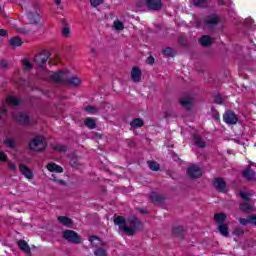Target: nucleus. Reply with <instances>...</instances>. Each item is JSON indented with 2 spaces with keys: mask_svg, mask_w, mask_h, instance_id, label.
Instances as JSON below:
<instances>
[{
  "mask_svg": "<svg viewBox=\"0 0 256 256\" xmlns=\"http://www.w3.org/2000/svg\"><path fill=\"white\" fill-rule=\"evenodd\" d=\"M47 147V142L43 136H36L34 139L31 140L29 143V148L31 151H45Z\"/></svg>",
  "mask_w": 256,
  "mask_h": 256,
  "instance_id": "nucleus-4",
  "label": "nucleus"
},
{
  "mask_svg": "<svg viewBox=\"0 0 256 256\" xmlns=\"http://www.w3.org/2000/svg\"><path fill=\"white\" fill-rule=\"evenodd\" d=\"M62 237L68 241V243H73L74 245H79V243H81V236H79V234L73 230L63 231Z\"/></svg>",
  "mask_w": 256,
  "mask_h": 256,
  "instance_id": "nucleus-5",
  "label": "nucleus"
},
{
  "mask_svg": "<svg viewBox=\"0 0 256 256\" xmlns=\"http://www.w3.org/2000/svg\"><path fill=\"white\" fill-rule=\"evenodd\" d=\"M218 5H225V2L223 0H218Z\"/></svg>",
  "mask_w": 256,
  "mask_h": 256,
  "instance_id": "nucleus-58",
  "label": "nucleus"
},
{
  "mask_svg": "<svg viewBox=\"0 0 256 256\" xmlns=\"http://www.w3.org/2000/svg\"><path fill=\"white\" fill-rule=\"evenodd\" d=\"M19 169L26 179H31L33 177V172H31V169H29L25 164H20Z\"/></svg>",
  "mask_w": 256,
  "mask_h": 256,
  "instance_id": "nucleus-16",
  "label": "nucleus"
},
{
  "mask_svg": "<svg viewBox=\"0 0 256 256\" xmlns=\"http://www.w3.org/2000/svg\"><path fill=\"white\" fill-rule=\"evenodd\" d=\"M226 220H227V215H225L224 213H216L214 215V221H216L218 225H225Z\"/></svg>",
  "mask_w": 256,
  "mask_h": 256,
  "instance_id": "nucleus-20",
  "label": "nucleus"
},
{
  "mask_svg": "<svg viewBox=\"0 0 256 256\" xmlns=\"http://www.w3.org/2000/svg\"><path fill=\"white\" fill-rule=\"evenodd\" d=\"M213 119H215V121H219V113L214 114Z\"/></svg>",
  "mask_w": 256,
  "mask_h": 256,
  "instance_id": "nucleus-56",
  "label": "nucleus"
},
{
  "mask_svg": "<svg viewBox=\"0 0 256 256\" xmlns=\"http://www.w3.org/2000/svg\"><path fill=\"white\" fill-rule=\"evenodd\" d=\"M114 224L118 225L120 231H123L126 235H135L137 227H139V219L135 216H131L125 219L123 216H118L114 219Z\"/></svg>",
  "mask_w": 256,
  "mask_h": 256,
  "instance_id": "nucleus-1",
  "label": "nucleus"
},
{
  "mask_svg": "<svg viewBox=\"0 0 256 256\" xmlns=\"http://www.w3.org/2000/svg\"><path fill=\"white\" fill-rule=\"evenodd\" d=\"M34 61L40 69H45V67H47V61H49V51H42L40 54L36 55Z\"/></svg>",
  "mask_w": 256,
  "mask_h": 256,
  "instance_id": "nucleus-6",
  "label": "nucleus"
},
{
  "mask_svg": "<svg viewBox=\"0 0 256 256\" xmlns=\"http://www.w3.org/2000/svg\"><path fill=\"white\" fill-rule=\"evenodd\" d=\"M55 1V3H56V5H61V0H54Z\"/></svg>",
  "mask_w": 256,
  "mask_h": 256,
  "instance_id": "nucleus-59",
  "label": "nucleus"
},
{
  "mask_svg": "<svg viewBox=\"0 0 256 256\" xmlns=\"http://www.w3.org/2000/svg\"><path fill=\"white\" fill-rule=\"evenodd\" d=\"M194 144L196 147H200V149H203L206 147L205 141H203V138L199 135H194Z\"/></svg>",
  "mask_w": 256,
  "mask_h": 256,
  "instance_id": "nucleus-25",
  "label": "nucleus"
},
{
  "mask_svg": "<svg viewBox=\"0 0 256 256\" xmlns=\"http://www.w3.org/2000/svg\"><path fill=\"white\" fill-rule=\"evenodd\" d=\"M6 35H7V30L0 29V37H6Z\"/></svg>",
  "mask_w": 256,
  "mask_h": 256,
  "instance_id": "nucleus-54",
  "label": "nucleus"
},
{
  "mask_svg": "<svg viewBox=\"0 0 256 256\" xmlns=\"http://www.w3.org/2000/svg\"><path fill=\"white\" fill-rule=\"evenodd\" d=\"M182 45H185L186 43L185 42H181Z\"/></svg>",
  "mask_w": 256,
  "mask_h": 256,
  "instance_id": "nucleus-64",
  "label": "nucleus"
},
{
  "mask_svg": "<svg viewBox=\"0 0 256 256\" xmlns=\"http://www.w3.org/2000/svg\"><path fill=\"white\" fill-rule=\"evenodd\" d=\"M173 233L178 237H183V235H185V229L183 228V226H177L173 229Z\"/></svg>",
  "mask_w": 256,
  "mask_h": 256,
  "instance_id": "nucleus-33",
  "label": "nucleus"
},
{
  "mask_svg": "<svg viewBox=\"0 0 256 256\" xmlns=\"http://www.w3.org/2000/svg\"><path fill=\"white\" fill-rule=\"evenodd\" d=\"M245 234V230L241 227H237L233 230L232 235H236V237H241V235Z\"/></svg>",
  "mask_w": 256,
  "mask_h": 256,
  "instance_id": "nucleus-38",
  "label": "nucleus"
},
{
  "mask_svg": "<svg viewBox=\"0 0 256 256\" xmlns=\"http://www.w3.org/2000/svg\"><path fill=\"white\" fill-rule=\"evenodd\" d=\"M213 186L220 193H224L225 192V188L227 187V183L225 181H223L222 178H217V179H215L213 181Z\"/></svg>",
  "mask_w": 256,
  "mask_h": 256,
  "instance_id": "nucleus-12",
  "label": "nucleus"
},
{
  "mask_svg": "<svg viewBox=\"0 0 256 256\" xmlns=\"http://www.w3.org/2000/svg\"><path fill=\"white\" fill-rule=\"evenodd\" d=\"M224 121L227 123V125H237V121H239V118H237V114L233 111H227L223 115Z\"/></svg>",
  "mask_w": 256,
  "mask_h": 256,
  "instance_id": "nucleus-8",
  "label": "nucleus"
},
{
  "mask_svg": "<svg viewBox=\"0 0 256 256\" xmlns=\"http://www.w3.org/2000/svg\"><path fill=\"white\" fill-rule=\"evenodd\" d=\"M62 35L63 37H71V29L69 27L62 28Z\"/></svg>",
  "mask_w": 256,
  "mask_h": 256,
  "instance_id": "nucleus-40",
  "label": "nucleus"
},
{
  "mask_svg": "<svg viewBox=\"0 0 256 256\" xmlns=\"http://www.w3.org/2000/svg\"><path fill=\"white\" fill-rule=\"evenodd\" d=\"M52 177H54V181H56V183H59L60 185H65V182L63 180H57V178H55V175H52Z\"/></svg>",
  "mask_w": 256,
  "mask_h": 256,
  "instance_id": "nucleus-55",
  "label": "nucleus"
},
{
  "mask_svg": "<svg viewBox=\"0 0 256 256\" xmlns=\"http://www.w3.org/2000/svg\"><path fill=\"white\" fill-rule=\"evenodd\" d=\"M4 144L6 147H10V149H15V141H13L11 138L4 140Z\"/></svg>",
  "mask_w": 256,
  "mask_h": 256,
  "instance_id": "nucleus-39",
  "label": "nucleus"
},
{
  "mask_svg": "<svg viewBox=\"0 0 256 256\" xmlns=\"http://www.w3.org/2000/svg\"><path fill=\"white\" fill-rule=\"evenodd\" d=\"M58 221L65 227H69V225L73 224V220H71V218L66 217V216H59Z\"/></svg>",
  "mask_w": 256,
  "mask_h": 256,
  "instance_id": "nucleus-27",
  "label": "nucleus"
},
{
  "mask_svg": "<svg viewBox=\"0 0 256 256\" xmlns=\"http://www.w3.org/2000/svg\"><path fill=\"white\" fill-rule=\"evenodd\" d=\"M90 5L92 7H99V5H103V0H90Z\"/></svg>",
  "mask_w": 256,
  "mask_h": 256,
  "instance_id": "nucleus-41",
  "label": "nucleus"
},
{
  "mask_svg": "<svg viewBox=\"0 0 256 256\" xmlns=\"http://www.w3.org/2000/svg\"><path fill=\"white\" fill-rule=\"evenodd\" d=\"M8 66H9V63H7L6 60H1L0 67H2V69H7Z\"/></svg>",
  "mask_w": 256,
  "mask_h": 256,
  "instance_id": "nucleus-50",
  "label": "nucleus"
},
{
  "mask_svg": "<svg viewBox=\"0 0 256 256\" xmlns=\"http://www.w3.org/2000/svg\"><path fill=\"white\" fill-rule=\"evenodd\" d=\"M202 47H209L213 44V39L209 35H204L199 39Z\"/></svg>",
  "mask_w": 256,
  "mask_h": 256,
  "instance_id": "nucleus-17",
  "label": "nucleus"
},
{
  "mask_svg": "<svg viewBox=\"0 0 256 256\" xmlns=\"http://www.w3.org/2000/svg\"><path fill=\"white\" fill-rule=\"evenodd\" d=\"M91 53H95V48H92V49H91Z\"/></svg>",
  "mask_w": 256,
  "mask_h": 256,
  "instance_id": "nucleus-60",
  "label": "nucleus"
},
{
  "mask_svg": "<svg viewBox=\"0 0 256 256\" xmlns=\"http://www.w3.org/2000/svg\"><path fill=\"white\" fill-rule=\"evenodd\" d=\"M145 123L143 122V119L136 118L131 121L130 125L133 129H139V127H143Z\"/></svg>",
  "mask_w": 256,
  "mask_h": 256,
  "instance_id": "nucleus-28",
  "label": "nucleus"
},
{
  "mask_svg": "<svg viewBox=\"0 0 256 256\" xmlns=\"http://www.w3.org/2000/svg\"><path fill=\"white\" fill-rule=\"evenodd\" d=\"M193 103H195V100L191 96H184L180 99V104L188 111L191 109V107H193Z\"/></svg>",
  "mask_w": 256,
  "mask_h": 256,
  "instance_id": "nucleus-11",
  "label": "nucleus"
},
{
  "mask_svg": "<svg viewBox=\"0 0 256 256\" xmlns=\"http://www.w3.org/2000/svg\"><path fill=\"white\" fill-rule=\"evenodd\" d=\"M148 167L151 171H159L160 169L159 163L155 161H148Z\"/></svg>",
  "mask_w": 256,
  "mask_h": 256,
  "instance_id": "nucleus-36",
  "label": "nucleus"
},
{
  "mask_svg": "<svg viewBox=\"0 0 256 256\" xmlns=\"http://www.w3.org/2000/svg\"><path fill=\"white\" fill-rule=\"evenodd\" d=\"M146 63H147L148 65H154V63H155V58H153V56H149V57L147 58V60H146Z\"/></svg>",
  "mask_w": 256,
  "mask_h": 256,
  "instance_id": "nucleus-48",
  "label": "nucleus"
},
{
  "mask_svg": "<svg viewBox=\"0 0 256 256\" xmlns=\"http://www.w3.org/2000/svg\"><path fill=\"white\" fill-rule=\"evenodd\" d=\"M6 102L8 103V105H13L14 107H17V105H19L21 101L14 96H8L6 98Z\"/></svg>",
  "mask_w": 256,
  "mask_h": 256,
  "instance_id": "nucleus-29",
  "label": "nucleus"
},
{
  "mask_svg": "<svg viewBox=\"0 0 256 256\" xmlns=\"http://www.w3.org/2000/svg\"><path fill=\"white\" fill-rule=\"evenodd\" d=\"M55 151H61L62 153H65L67 151V146L65 145H56L54 146Z\"/></svg>",
  "mask_w": 256,
  "mask_h": 256,
  "instance_id": "nucleus-42",
  "label": "nucleus"
},
{
  "mask_svg": "<svg viewBox=\"0 0 256 256\" xmlns=\"http://www.w3.org/2000/svg\"><path fill=\"white\" fill-rule=\"evenodd\" d=\"M84 125L88 128V129H96L97 127V123H95V119L93 118H86L84 120Z\"/></svg>",
  "mask_w": 256,
  "mask_h": 256,
  "instance_id": "nucleus-26",
  "label": "nucleus"
},
{
  "mask_svg": "<svg viewBox=\"0 0 256 256\" xmlns=\"http://www.w3.org/2000/svg\"><path fill=\"white\" fill-rule=\"evenodd\" d=\"M97 240H99V237H97V236H90L88 239V241H90V243H93V241H97Z\"/></svg>",
  "mask_w": 256,
  "mask_h": 256,
  "instance_id": "nucleus-53",
  "label": "nucleus"
},
{
  "mask_svg": "<svg viewBox=\"0 0 256 256\" xmlns=\"http://www.w3.org/2000/svg\"><path fill=\"white\" fill-rule=\"evenodd\" d=\"M192 3L194 7L200 8H205L208 5L207 0H192Z\"/></svg>",
  "mask_w": 256,
  "mask_h": 256,
  "instance_id": "nucleus-31",
  "label": "nucleus"
},
{
  "mask_svg": "<svg viewBox=\"0 0 256 256\" xmlns=\"http://www.w3.org/2000/svg\"><path fill=\"white\" fill-rule=\"evenodd\" d=\"M244 179L247 181H256V173L251 168H247L242 172Z\"/></svg>",
  "mask_w": 256,
  "mask_h": 256,
  "instance_id": "nucleus-14",
  "label": "nucleus"
},
{
  "mask_svg": "<svg viewBox=\"0 0 256 256\" xmlns=\"http://www.w3.org/2000/svg\"><path fill=\"white\" fill-rule=\"evenodd\" d=\"M150 199L152 201V203H163V201H165V197H163L160 194H157L155 192H152L150 194Z\"/></svg>",
  "mask_w": 256,
  "mask_h": 256,
  "instance_id": "nucleus-23",
  "label": "nucleus"
},
{
  "mask_svg": "<svg viewBox=\"0 0 256 256\" xmlns=\"http://www.w3.org/2000/svg\"><path fill=\"white\" fill-rule=\"evenodd\" d=\"M113 25L116 31H123L125 29V25L120 20H115Z\"/></svg>",
  "mask_w": 256,
  "mask_h": 256,
  "instance_id": "nucleus-35",
  "label": "nucleus"
},
{
  "mask_svg": "<svg viewBox=\"0 0 256 256\" xmlns=\"http://www.w3.org/2000/svg\"><path fill=\"white\" fill-rule=\"evenodd\" d=\"M146 5L148 9H151L152 11H161V9H163L161 0H146Z\"/></svg>",
  "mask_w": 256,
  "mask_h": 256,
  "instance_id": "nucleus-10",
  "label": "nucleus"
},
{
  "mask_svg": "<svg viewBox=\"0 0 256 256\" xmlns=\"http://www.w3.org/2000/svg\"><path fill=\"white\" fill-rule=\"evenodd\" d=\"M51 79L55 81V83H67V85H71L72 87H79V85H81L79 76H71V72L68 70L55 72L51 75Z\"/></svg>",
  "mask_w": 256,
  "mask_h": 256,
  "instance_id": "nucleus-2",
  "label": "nucleus"
},
{
  "mask_svg": "<svg viewBox=\"0 0 256 256\" xmlns=\"http://www.w3.org/2000/svg\"><path fill=\"white\" fill-rule=\"evenodd\" d=\"M22 65L26 71H31V69H33V65H31V62L28 59H24Z\"/></svg>",
  "mask_w": 256,
  "mask_h": 256,
  "instance_id": "nucleus-37",
  "label": "nucleus"
},
{
  "mask_svg": "<svg viewBox=\"0 0 256 256\" xmlns=\"http://www.w3.org/2000/svg\"><path fill=\"white\" fill-rule=\"evenodd\" d=\"M218 23H219V16L217 15H210L204 19V27H208L209 29H213L214 27L217 26Z\"/></svg>",
  "mask_w": 256,
  "mask_h": 256,
  "instance_id": "nucleus-9",
  "label": "nucleus"
},
{
  "mask_svg": "<svg viewBox=\"0 0 256 256\" xmlns=\"http://www.w3.org/2000/svg\"><path fill=\"white\" fill-rule=\"evenodd\" d=\"M164 119H167V117H171V114L170 113H168V112H164Z\"/></svg>",
  "mask_w": 256,
  "mask_h": 256,
  "instance_id": "nucleus-57",
  "label": "nucleus"
},
{
  "mask_svg": "<svg viewBox=\"0 0 256 256\" xmlns=\"http://www.w3.org/2000/svg\"><path fill=\"white\" fill-rule=\"evenodd\" d=\"M0 161H7V155L3 151H0Z\"/></svg>",
  "mask_w": 256,
  "mask_h": 256,
  "instance_id": "nucleus-51",
  "label": "nucleus"
},
{
  "mask_svg": "<svg viewBox=\"0 0 256 256\" xmlns=\"http://www.w3.org/2000/svg\"><path fill=\"white\" fill-rule=\"evenodd\" d=\"M141 75H143V73L141 72V69L137 67L132 68L131 79L134 83H139L141 81Z\"/></svg>",
  "mask_w": 256,
  "mask_h": 256,
  "instance_id": "nucleus-13",
  "label": "nucleus"
},
{
  "mask_svg": "<svg viewBox=\"0 0 256 256\" xmlns=\"http://www.w3.org/2000/svg\"><path fill=\"white\" fill-rule=\"evenodd\" d=\"M5 115H7V108L5 106H3L1 109H0V118L3 119V117H5Z\"/></svg>",
  "mask_w": 256,
  "mask_h": 256,
  "instance_id": "nucleus-46",
  "label": "nucleus"
},
{
  "mask_svg": "<svg viewBox=\"0 0 256 256\" xmlns=\"http://www.w3.org/2000/svg\"><path fill=\"white\" fill-rule=\"evenodd\" d=\"M187 173L191 179H199V177H201V175H203L201 168L197 165H192V166L188 167Z\"/></svg>",
  "mask_w": 256,
  "mask_h": 256,
  "instance_id": "nucleus-7",
  "label": "nucleus"
},
{
  "mask_svg": "<svg viewBox=\"0 0 256 256\" xmlns=\"http://www.w3.org/2000/svg\"><path fill=\"white\" fill-rule=\"evenodd\" d=\"M95 256H107V250L105 248L97 247L94 250Z\"/></svg>",
  "mask_w": 256,
  "mask_h": 256,
  "instance_id": "nucleus-34",
  "label": "nucleus"
},
{
  "mask_svg": "<svg viewBox=\"0 0 256 256\" xmlns=\"http://www.w3.org/2000/svg\"><path fill=\"white\" fill-rule=\"evenodd\" d=\"M250 225L256 226V214L250 215Z\"/></svg>",
  "mask_w": 256,
  "mask_h": 256,
  "instance_id": "nucleus-49",
  "label": "nucleus"
},
{
  "mask_svg": "<svg viewBox=\"0 0 256 256\" xmlns=\"http://www.w3.org/2000/svg\"><path fill=\"white\" fill-rule=\"evenodd\" d=\"M239 223H240V225H249V223H251V221H250V216H248V218L247 219H245V218H239Z\"/></svg>",
  "mask_w": 256,
  "mask_h": 256,
  "instance_id": "nucleus-43",
  "label": "nucleus"
},
{
  "mask_svg": "<svg viewBox=\"0 0 256 256\" xmlns=\"http://www.w3.org/2000/svg\"><path fill=\"white\" fill-rule=\"evenodd\" d=\"M141 211V213H145V210H140Z\"/></svg>",
  "mask_w": 256,
  "mask_h": 256,
  "instance_id": "nucleus-63",
  "label": "nucleus"
},
{
  "mask_svg": "<svg viewBox=\"0 0 256 256\" xmlns=\"http://www.w3.org/2000/svg\"><path fill=\"white\" fill-rule=\"evenodd\" d=\"M218 231L223 237H229V226L227 224L218 225Z\"/></svg>",
  "mask_w": 256,
  "mask_h": 256,
  "instance_id": "nucleus-24",
  "label": "nucleus"
},
{
  "mask_svg": "<svg viewBox=\"0 0 256 256\" xmlns=\"http://www.w3.org/2000/svg\"><path fill=\"white\" fill-rule=\"evenodd\" d=\"M240 211H243V213H251L255 211V207H253L249 202H244L240 204Z\"/></svg>",
  "mask_w": 256,
  "mask_h": 256,
  "instance_id": "nucleus-19",
  "label": "nucleus"
},
{
  "mask_svg": "<svg viewBox=\"0 0 256 256\" xmlns=\"http://www.w3.org/2000/svg\"><path fill=\"white\" fill-rule=\"evenodd\" d=\"M101 245L105 246V245H107V243H105V242H101Z\"/></svg>",
  "mask_w": 256,
  "mask_h": 256,
  "instance_id": "nucleus-62",
  "label": "nucleus"
},
{
  "mask_svg": "<svg viewBox=\"0 0 256 256\" xmlns=\"http://www.w3.org/2000/svg\"><path fill=\"white\" fill-rule=\"evenodd\" d=\"M18 33H21L22 35H28L29 30L26 28H18L17 29Z\"/></svg>",
  "mask_w": 256,
  "mask_h": 256,
  "instance_id": "nucleus-47",
  "label": "nucleus"
},
{
  "mask_svg": "<svg viewBox=\"0 0 256 256\" xmlns=\"http://www.w3.org/2000/svg\"><path fill=\"white\" fill-rule=\"evenodd\" d=\"M18 247L21 249V251H24V253H27L28 255L31 253V247H29V244H27V241L20 240L18 242Z\"/></svg>",
  "mask_w": 256,
  "mask_h": 256,
  "instance_id": "nucleus-21",
  "label": "nucleus"
},
{
  "mask_svg": "<svg viewBox=\"0 0 256 256\" xmlns=\"http://www.w3.org/2000/svg\"><path fill=\"white\" fill-rule=\"evenodd\" d=\"M84 111H86V113H88V115H97V113H99V108H97L95 106H86L84 108Z\"/></svg>",
  "mask_w": 256,
  "mask_h": 256,
  "instance_id": "nucleus-30",
  "label": "nucleus"
},
{
  "mask_svg": "<svg viewBox=\"0 0 256 256\" xmlns=\"http://www.w3.org/2000/svg\"><path fill=\"white\" fill-rule=\"evenodd\" d=\"M162 54L164 57H175V51H173V48L166 47L164 50H162Z\"/></svg>",
  "mask_w": 256,
  "mask_h": 256,
  "instance_id": "nucleus-32",
  "label": "nucleus"
},
{
  "mask_svg": "<svg viewBox=\"0 0 256 256\" xmlns=\"http://www.w3.org/2000/svg\"><path fill=\"white\" fill-rule=\"evenodd\" d=\"M26 17L30 25H39L41 23V10L39 5L34 4L32 8L26 12Z\"/></svg>",
  "mask_w": 256,
  "mask_h": 256,
  "instance_id": "nucleus-3",
  "label": "nucleus"
},
{
  "mask_svg": "<svg viewBox=\"0 0 256 256\" xmlns=\"http://www.w3.org/2000/svg\"><path fill=\"white\" fill-rule=\"evenodd\" d=\"M214 103H216L217 105H221L223 103V98H221V96L219 95L215 96Z\"/></svg>",
  "mask_w": 256,
  "mask_h": 256,
  "instance_id": "nucleus-44",
  "label": "nucleus"
},
{
  "mask_svg": "<svg viewBox=\"0 0 256 256\" xmlns=\"http://www.w3.org/2000/svg\"><path fill=\"white\" fill-rule=\"evenodd\" d=\"M246 23H248V24L251 23V20L247 19V20H246Z\"/></svg>",
  "mask_w": 256,
  "mask_h": 256,
  "instance_id": "nucleus-61",
  "label": "nucleus"
},
{
  "mask_svg": "<svg viewBox=\"0 0 256 256\" xmlns=\"http://www.w3.org/2000/svg\"><path fill=\"white\" fill-rule=\"evenodd\" d=\"M47 169L48 171H51L52 173L55 172V173H63V167L55 164V163H49L47 165Z\"/></svg>",
  "mask_w": 256,
  "mask_h": 256,
  "instance_id": "nucleus-22",
  "label": "nucleus"
},
{
  "mask_svg": "<svg viewBox=\"0 0 256 256\" xmlns=\"http://www.w3.org/2000/svg\"><path fill=\"white\" fill-rule=\"evenodd\" d=\"M23 45V40L19 36H15L9 40V47L17 49Z\"/></svg>",
  "mask_w": 256,
  "mask_h": 256,
  "instance_id": "nucleus-15",
  "label": "nucleus"
},
{
  "mask_svg": "<svg viewBox=\"0 0 256 256\" xmlns=\"http://www.w3.org/2000/svg\"><path fill=\"white\" fill-rule=\"evenodd\" d=\"M240 197L245 201H249V193L240 191Z\"/></svg>",
  "mask_w": 256,
  "mask_h": 256,
  "instance_id": "nucleus-45",
  "label": "nucleus"
},
{
  "mask_svg": "<svg viewBox=\"0 0 256 256\" xmlns=\"http://www.w3.org/2000/svg\"><path fill=\"white\" fill-rule=\"evenodd\" d=\"M8 167L11 169V171H17V166H15L14 163L9 162Z\"/></svg>",
  "mask_w": 256,
  "mask_h": 256,
  "instance_id": "nucleus-52",
  "label": "nucleus"
},
{
  "mask_svg": "<svg viewBox=\"0 0 256 256\" xmlns=\"http://www.w3.org/2000/svg\"><path fill=\"white\" fill-rule=\"evenodd\" d=\"M18 123H22V125H27L29 123V116L23 113H19L13 116Z\"/></svg>",
  "mask_w": 256,
  "mask_h": 256,
  "instance_id": "nucleus-18",
  "label": "nucleus"
}]
</instances>
